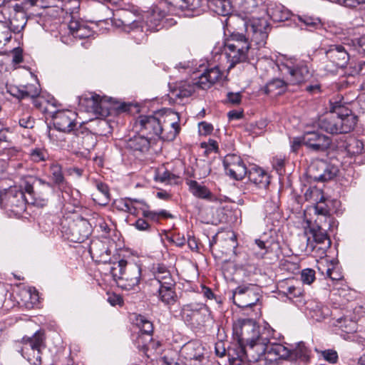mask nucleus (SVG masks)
Listing matches in <instances>:
<instances>
[{"mask_svg":"<svg viewBox=\"0 0 365 365\" xmlns=\"http://www.w3.org/2000/svg\"><path fill=\"white\" fill-rule=\"evenodd\" d=\"M226 174L236 180H242L247 174V169L240 156L228 154L223 160Z\"/></svg>","mask_w":365,"mask_h":365,"instance_id":"aec40b11","label":"nucleus"},{"mask_svg":"<svg viewBox=\"0 0 365 365\" xmlns=\"http://www.w3.org/2000/svg\"><path fill=\"white\" fill-rule=\"evenodd\" d=\"M269 349L271 356L283 359H289L296 361L299 365L300 363L308 364L311 359L312 351L303 341L297 343L295 347L292 349H289L284 345L277 343H274V346Z\"/></svg>","mask_w":365,"mask_h":365,"instance_id":"6e6552de","label":"nucleus"},{"mask_svg":"<svg viewBox=\"0 0 365 365\" xmlns=\"http://www.w3.org/2000/svg\"><path fill=\"white\" fill-rule=\"evenodd\" d=\"M331 143L330 137L319 131H307L304 133V145L312 151L324 152L330 148Z\"/></svg>","mask_w":365,"mask_h":365,"instance_id":"412c9836","label":"nucleus"},{"mask_svg":"<svg viewBox=\"0 0 365 365\" xmlns=\"http://www.w3.org/2000/svg\"><path fill=\"white\" fill-rule=\"evenodd\" d=\"M290 143L292 150L294 153L297 152L301 145H304V135L302 137L294 138Z\"/></svg>","mask_w":365,"mask_h":365,"instance_id":"052dcab7","label":"nucleus"},{"mask_svg":"<svg viewBox=\"0 0 365 365\" xmlns=\"http://www.w3.org/2000/svg\"><path fill=\"white\" fill-rule=\"evenodd\" d=\"M150 139L148 136L138 133L127 141V148L140 153L147 152L150 145Z\"/></svg>","mask_w":365,"mask_h":365,"instance_id":"473e14b6","label":"nucleus"},{"mask_svg":"<svg viewBox=\"0 0 365 365\" xmlns=\"http://www.w3.org/2000/svg\"><path fill=\"white\" fill-rule=\"evenodd\" d=\"M9 93L14 96V97L19 98V99H24L25 98L24 91V87L21 88L14 87L11 88L9 90Z\"/></svg>","mask_w":365,"mask_h":365,"instance_id":"69168bd1","label":"nucleus"},{"mask_svg":"<svg viewBox=\"0 0 365 365\" xmlns=\"http://www.w3.org/2000/svg\"><path fill=\"white\" fill-rule=\"evenodd\" d=\"M134 226L137 230L140 231H148L150 229V225L149 222L143 217L138 218L135 221Z\"/></svg>","mask_w":365,"mask_h":365,"instance_id":"6e6d98bb","label":"nucleus"},{"mask_svg":"<svg viewBox=\"0 0 365 365\" xmlns=\"http://www.w3.org/2000/svg\"><path fill=\"white\" fill-rule=\"evenodd\" d=\"M225 47L243 50L255 49L248 41V38L244 34L235 32L230 35V38L225 43Z\"/></svg>","mask_w":365,"mask_h":365,"instance_id":"72a5a7b5","label":"nucleus"},{"mask_svg":"<svg viewBox=\"0 0 365 365\" xmlns=\"http://www.w3.org/2000/svg\"><path fill=\"white\" fill-rule=\"evenodd\" d=\"M227 356L230 365H246L245 360L255 362L259 360V354L250 353L242 344H233L228 348Z\"/></svg>","mask_w":365,"mask_h":365,"instance_id":"4be33fe9","label":"nucleus"},{"mask_svg":"<svg viewBox=\"0 0 365 365\" xmlns=\"http://www.w3.org/2000/svg\"><path fill=\"white\" fill-rule=\"evenodd\" d=\"M198 126L200 133L203 135H209L213 130L212 125L205 121L200 122Z\"/></svg>","mask_w":365,"mask_h":365,"instance_id":"13d9d810","label":"nucleus"},{"mask_svg":"<svg viewBox=\"0 0 365 365\" xmlns=\"http://www.w3.org/2000/svg\"><path fill=\"white\" fill-rule=\"evenodd\" d=\"M89 103L93 111L101 117H106L110 114V108L108 106L105 98L95 94L89 99Z\"/></svg>","mask_w":365,"mask_h":365,"instance_id":"c9c22d12","label":"nucleus"},{"mask_svg":"<svg viewBox=\"0 0 365 365\" xmlns=\"http://www.w3.org/2000/svg\"><path fill=\"white\" fill-rule=\"evenodd\" d=\"M205 73L207 76L210 82H211L212 85L215 83L222 76V73L217 66L207 69Z\"/></svg>","mask_w":365,"mask_h":365,"instance_id":"49530a36","label":"nucleus"},{"mask_svg":"<svg viewBox=\"0 0 365 365\" xmlns=\"http://www.w3.org/2000/svg\"><path fill=\"white\" fill-rule=\"evenodd\" d=\"M110 273L118 287L125 290H135L139 288L141 279V267L139 264L120 259L113 262Z\"/></svg>","mask_w":365,"mask_h":365,"instance_id":"7ed1b4c3","label":"nucleus"},{"mask_svg":"<svg viewBox=\"0 0 365 365\" xmlns=\"http://www.w3.org/2000/svg\"><path fill=\"white\" fill-rule=\"evenodd\" d=\"M140 210L142 211L143 217L145 218L148 221H151L157 223L159 222L157 212L150 210L149 208L145 207H140Z\"/></svg>","mask_w":365,"mask_h":365,"instance_id":"864d4df0","label":"nucleus"},{"mask_svg":"<svg viewBox=\"0 0 365 365\" xmlns=\"http://www.w3.org/2000/svg\"><path fill=\"white\" fill-rule=\"evenodd\" d=\"M195 87L194 82L181 81L171 90V93L175 98H187L195 92Z\"/></svg>","mask_w":365,"mask_h":365,"instance_id":"e433bc0d","label":"nucleus"},{"mask_svg":"<svg viewBox=\"0 0 365 365\" xmlns=\"http://www.w3.org/2000/svg\"><path fill=\"white\" fill-rule=\"evenodd\" d=\"M245 27L248 38H250L252 43H255L257 46L255 48L259 52V48L267 43L270 30L269 23L262 17L252 18L245 22Z\"/></svg>","mask_w":365,"mask_h":365,"instance_id":"f8f14e48","label":"nucleus"},{"mask_svg":"<svg viewBox=\"0 0 365 365\" xmlns=\"http://www.w3.org/2000/svg\"><path fill=\"white\" fill-rule=\"evenodd\" d=\"M22 187L29 196V203L43 205L48 201L49 190L52 187V184L36 176L27 175L23 179Z\"/></svg>","mask_w":365,"mask_h":365,"instance_id":"0eeeda50","label":"nucleus"},{"mask_svg":"<svg viewBox=\"0 0 365 365\" xmlns=\"http://www.w3.org/2000/svg\"><path fill=\"white\" fill-rule=\"evenodd\" d=\"M247 176L250 182L259 188H267L269 184V177L262 168L252 167L247 170Z\"/></svg>","mask_w":365,"mask_h":365,"instance_id":"7c9ffc66","label":"nucleus"},{"mask_svg":"<svg viewBox=\"0 0 365 365\" xmlns=\"http://www.w3.org/2000/svg\"><path fill=\"white\" fill-rule=\"evenodd\" d=\"M128 200L133 205L138 206V210H140V207H145V208L150 207V206L147 204V202L143 199L128 197Z\"/></svg>","mask_w":365,"mask_h":365,"instance_id":"338daca9","label":"nucleus"},{"mask_svg":"<svg viewBox=\"0 0 365 365\" xmlns=\"http://www.w3.org/2000/svg\"><path fill=\"white\" fill-rule=\"evenodd\" d=\"M29 202L24 191L16 186L0 192V206L11 215H21Z\"/></svg>","mask_w":365,"mask_h":365,"instance_id":"423d86ee","label":"nucleus"},{"mask_svg":"<svg viewBox=\"0 0 365 365\" xmlns=\"http://www.w3.org/2000/svg\"><path fill=\"white\" fill-rule=\"evenodd\" d=\"M107 300L109 302V304L112 306H115V305L122 306L123 304V298L120 295H118L115 294H113L110 295L108 297Z\"/></svg>","mask_w":365,"mask_h":365,"instance_id":"0e129e2a","label":"nucleus"},{"mask_svg":"<svg viewBox=\"0 0 365 365\" xmlns=\"http://www.w3.org/2000/svg\"><path fill=\"white\" fill-rule=\"evenodd\" d=\"M206 6L220 16H228L233 11L232 1H206Z\"/></svg>","mask_w":365,"mask_h":365,"instance_id":"4c0bfd02","label":"nucleus"},{"mask_svg":"<svg viewBox=\"0 0 365 365\" xmlns=\"http://www.w3.org/2000/svg\"><path fill=\"white\" fill-rule=\"evenodd\" d=\"M240 6L245 14L256 13L262 16V13H264L276 22L287 21L291 16L290 11L277 1H269L267 4L262 2L260 5L256 1H242Z\"/></svg>","mask_w":365,"mask_h":365,"instance_id":"20e7f679","label":"nucleus"},{"mask_svg":"<svg viewBox=\"0 0 365 365\" xmlns=\"http://www.w3.org/2000/svg\"><path fill=\"white\" fill-rule=\"evenodd\" d=\"M321 354L325 361L330 364H335L338 360V354L335 350L327 349L321 351Z\"/></svg>","mask_w":365,"mask_h":365,"instance_id":"3c124183","label":"nucleus"},{"mask_svg":"<svg viewBox=\"0 0 365 365\" xmlns=\"http://www.w3.org/2000/svg\"><path fill=\"white\" fill-rule=\"evenodd\" d=\"M179 114L170 108L163 109L160 129L158 137L164 141L173 140L180 133Z\"/></svg>","mask_w":365,"mask_h":365,"instance_id":"ddd939ff","label":"nucleus"},{"mask_svg":"<svg viewBox=\"0 0 365 365\" xmlns=\"http://www.w3.org/2000/svg\"><path fill=\"white\" fill-rule=\"evenodd\" d=\"M306 309L307 314L318 322L325 319L330 314L328 307L314 299L309 300L306 303Z\"/></svg>","mask_w":365,"mask_h":365,"instance_id":"bb28decb","label":"nucleus"},{"mask_svg":"<svg viewBox=\"0 0 365 365\" xmlns=\"http://www.w3.org/2000/svg\"><path fill=\"white\" fill-rule=\"evenodd\" d=\"M19 124L24 128L31 129L34 127L35 120L29 115H24L19 118Z\"/></svg>","mask_w":365,"mask_h":365,"instance_id":"603ef678","label":"nucleus"},{"mask_svg":"<svg viewBox=\"0 0 365 365\" xmlns=\"http://www.w3.org/2000/svg\"><path fill=\"white\" fill-rule=\"evenodd\" d=\"M71 1H67L62 7H59L57 6L53 5H40V6L44 9H46L47 11L46 14L49 15L53 17H56L59 16L60 12L66 11V14H69L71 19H73L76 18L75 14H78L79 9V4L74 6L73 7L68 6V4Z\"/></svg>","mask_w":365,"mask_h":365,"instance_id":"f704fd0d","label":"nucleus"},{"mask_svg":"<svg viewBox=\"0 0 365 365\" xmlns=\"http://www.w3.org/2000/svg\"><path fill=\"white\" fill-rule=\"evenodd\" d=\"M61 232L67 240L73 242H83L91 234V225L89 222L83 218L74 220L66 219L61 222Z\"/></svg>","mask_w":365,"mask_h":365,"instance_id":"9d476101","label":"nucleus"},{"mask_svg":"<svg viewBox=\"0 0 365 365\" xmlns=\"http://www.w3.org/2000/svg\"><path fill=\"white\" fill-rule=\"evenodd\" d=\"M182 353L185 355V358L190 362H201L205 358L204 347L197 341L187 343L182 349Z\"/></svg>","mask_w":365,"mask_h":365,"instance_id":"393cba45","label":"nucleus"},{"mask_svg":"<svg viewBox=\"0 0 365 365\" xmlns=\"http://www.w3.org/2000/svg\"><path fill=\"white\" fill-rule=\"evenodd\" d=\"M225 55L230 63L229 69L235 67L237 63L247 62L254 63L259 58V53L257 49L243 50L224 47Z\"/></svg>","mask_w":365,"mask_h":365,"instance_id":"6ab92c4d","label":"nucleus"},{"mask_svg":"<svg viewBox=\"0 0 365 365\" xmlns=\"http://www.w3.org/2000/svg\"><path fill=\"white\" fill-rule=\"evenodd\" d=\"M30 160L34 163L46 161L48 157L47 151L41 148H35L30 150L29 153Z\"/></svg>","mask_w":365,"mask_h":365,"instance_id":"c03bdc74","label":"nucleus"},{"mask_svg":"<svg viewBox=\"0 0 365 365\" xmlns=\"http://www.w3.org/2000/svg\"><path fill=\"white\" fill-rule=\"evenodd\" d=\"M153 272L155 282L158 286L176 284L173 275L165 264H157L154 265Z\"/></svg>","mask_w":365,"mask_h":365,"instance_id":"c85d7f7f","label":"nucleus"},{"mask_svg":"<svg viewBox=\"0 0 365 365\" xmlns=\"http://www.w3.org/2000/svg\"><path fill=\"white\" fill-rule=\"evenodd\" d=\"M284 67L290 76V81L292 84H300L306 82L312 76L308 66L304 61H299L292 66L286 64Z\"/></svg>","mask_w":365,"mask_h":365,"instance_id":"b1692460","label":"nucleus"},{"mask_svg":"<svg viewBox=\"0 0 365 365\" xmlns=\"http://www.w3.org/2000/svg\"><path fill=\"white\" fill-rule=\"evenodd\" d=\"M21 343L22 347L21 353L22 356L31 365H42V349L46 347L45 332L38 330L31 336H24Z\"/></svg>","mask_w":365,"mask_h":365,"instance_id":"39448f33","label":"nucleus"},{"mask_svg":"<svg viewBox=\"0 0 365 365\" xmlns=\"http://www.w3.org/2000/svg\"><path fill=\"white\" fill-rule=\"evenodd\" d=\"M96 187L98 191L102 195V196L104 198L103 204L108 203L110 200V192L108 185L103 182H98Z\"/></svg>","mask_w":365,"mask_h":365,"instance_id":"5fc2aeb1","label":"nucleus"},{"mask_svg":"<svg viewBox=\"0 0 365 365\" xmlns=\"http://www.w3.org/2000/svg\"><path fill=\"white\" fill-rule=\"evenodd\" d=\"M319 127L327 133L331 134H339V115L337 111L330 112L326 116L319 120Z\"/></svg>","mask_w":365,"mask_h":365,"instance_id":"c756f323","label":"nucleus"},{"mask_svg":"<svg viewBox=\"0 0 365 365\" xmlns=\"http://www.w3.org/2000/svg\"><path fill=\"white\" fill-rule=\"evenodd\" d=\"M182 317L192 326H203L211 319V312L202 303H190L183 306Z\"/></svg>","mask_w":365,"mask_h":365,"instance_id":"2eb2a0df","label":"nucleus"},{"mask_svg":"<svg viewBox=\"0 0 365 365\" xmlns=\"http://www.w3.org/2000/svg\"><path fill=\"white\" fill-rule=\"evenodd\" d=\"M317 218L314 222L307 220L309 225V232L313 238H307V246L312 250H317L320 255H325L327 250L331 245L327 231L331 229L334 223V218L331 216V210L328 205L324 202L322 196L320 200L314 207Z\"/></svg>","mask_w":365,"mask_h":365,"instance_id":"f257e3e1","label":"nucleus"},{"mask_svg":"<svg viewBox=\"0 0 365 365\" xmlns=\"http://www.w3.org/2000/svg\"><path fill=\"white\" fill-rule=\"evenodd\" d=\"M175 178V175L168 170H165L162 173H158L157 179L162 182H170Z\"/></svg>","mask_w":365,"mask_h":365,"instance_id":"bf43d9fd","label":"nucleus"},{"mask_svg":"<svg viewBox=\"0 0 365 365\" xmlns=\"http://www.w3.org/2000/svg\"><path fill=\"white\" fill-rule=\"evenodd\" d=\"M24 91L25 95V98H35L39 96L40 90L39 88L34 84H28L24 86Z\"/></svg>","mask_w":365,"mask_h":365,"instance_id":"de8ad7c7","label":"nucleus"},{"mask_svg":"<svg viewBox=\"0 0 365 365\" xmlns=\"http://www.w3.org/2000/svg\"><path fill=\"white\" fill-rule=\"evenodd\" d=\"M255 242L257 246L262 251L260 253L261 257H263L269 252V246L267 245V242L261 239H256Z\"/></svg>","mask_w":365,"mask_h":365,"instance_id":"e2e57ef3","label":"nucleus"},{"mask_svg":"<svg viewBox=\"0 0 365 365\" xmlns=\"http://www.w3.org/2000/svg\"><path fill=\"white\" fill-rule=\"evenodd\" d=\"M77 117V113L71 110L58 111L53 115V125L56 130L63 133L73 131L76 136L82 134L83 138H92V135L86 128L80 125L79 128H76Z\"/></svg>","mask_w":365,"mask_h":365,"instance_id":"1a4fd4ad","label":"nucleus"},{"mask_svg":"<svg viewBox=\"0 0 365 365\" xmlns=\"http://www.w3.org/2000/svg\"><path fill=\"white\" fill-rule=\"evenodd\" d=\"M301 279L304 284H311L315 279V272L312 269H304L301 273Z\"/></svg>","mask_w":365,"mask_h":365,"instance_id":"09e8293b","label":"nucleus"},{"mask_svg":"<svg viewBox=\"0 0 365 365\" xmlns=\"http://www.w3.org/2000/svg\"><path fill=\"white\" fill-rule=\"evenodd\" d=\"M37 1H23L21 4H16L13 7L9 6L6 15L9 16L10 31L14 33L21 32L25 27L26 20V10L28 6H37Z\"/></svg>","mask_w":365,"mask_h":365,"instance_id":"dca6fc26","label":"nucleus"},{"mask_svg":"<svg viewBox=\"0 0 365 365\" xmlns=\"http://www.w3.org/2000/svg\"><path fill=\"white\" fill-rule=\"evenodd\" d=\"M51 178L53 183L56 185H61L65 181L64 176L62 173L61 166L58 164H52L50 166Z\"/></svg>","mask_w":365,"mask_h":365,"instance_id":"37998d69","label":"nucleus"},{"mask_svg":"<svg viewBox=\"0 0 365 365\" xmlns=\"http://www.w3.org/2000/svg\"><path fill=\"white\" fill-rule=\"evenodd\" d=\"M325 53L331 63L326 65V70L331 72L336 71L339 68L345 67L349 59V53L342 45H331Z\"/></svg>","mask_w":365,"mask_h":365,"instance_id":"a211bd4d","label":"nucleus"},{"mask_svg":"<svg viewBox=\"0 0 365 365\" xmlns=\"http://www.w3.org/2000/svg\"><path fill=\"white\" fill-rule=\"evenodd\" d=\"M260 288L254 284H242L232 291L233 303L245 309L256 305L261 298Z\"/></svg>","mask_w":365,"mask_h":365,"instance_id":"9b49d317","label":"nucleus"},{"mask_svg":"<svg viewBox=\"0 0 365 365\" xmlns=\"http://www.w3.org/2000/svg\"><path fill=\"white\" fill-rule=\"evenodd\" d=\"M345 149L349 155H358L364 150V143L359 139L350 138L346 142Z\"/></svg>","mask_w":365,"mask_h":365,"instance_id":"a19ab883","label":"nucleus"},{"mask_svg":"<svg viewBox=\"0 0 365 365\" xmlns=\"http://www.w3.org/2000/svg\"><path fill=\"white\" fill-rule=\"evenodd\" d=\"M337 115H339V134L351 132L356 125L357 116L349 110H344V112L339 110Z\"/></svg>","mask_w":365,"mask_h":365,"instance_id":"a878e982","label":"nucleus"},{"mask_svg":"<svg viewBox=\"0 0 365 365\" xmlns=\"http://www.w3.org/2000/svg\"><path fill=\"white\" fill-rule=\"evenodd\" d=\"M175 285H160L156 292L158 299L165 305L174 304L178 299Z\"/></svg>","mask_w":365,"mask_h":365,"instance_id":"2f4dec72","label":"nucleus"},{"mask_svg":"<svg viewBox=\"0 0 365 365\" xmlns=\"http://www.w3.org/2000/svg\"><path fill=\"white\" fill-rule=\"evenodd\" d=\"M163 110L152 115H140L134 122L133 128L135 132L145 135L150 139L158 137V132L161 130L160 120Z\"/></svg>","mask_w":365,"mask_h":365,"instance_id":"4468645a","label":"nucleus"},{"mask_svg":"<svg viewBox=\"0 0 365 365\" xmlns=\"http://www.w3.org/2000/svg\"><path fill=\"white\" fill-rule=\"evenodd\" d=\"M194 83L195 86L202 90H207L212 86V83L210 82V80L205 72L198 77L197 80H195Z\"/></svg>","mask_w":365,"mask_h":365,"instance_id":"a18cd8bd","label":"nucleus"},{"mask_svg":"<svg viewBox=\"0 0 365 365\" xmlns=\"http://www.w3.org/2000/svg\"><path fill=\"white\" fill-rule=\"evenodd\" d=\"M187 185L190 192L195 197L205 200H211L212 192L204 185H200L196 180H188Z\"/></svg>","mask_w":365,"mask_h":365,"instance_id":"ea45409f","label":"nucleus"},{"mask_svg":"<svg viewBox=\"0 0 365 365\" xmlns=\"http://www.w3.org/2000/svg\"><path fill=\"white\" fill-rule=\"evenodd\" d=\"M89 252L93 258L96 257L99 262L111 263L110 258V251L102 241L92 242L89 247Z\"/></svg>","mask_w":365,"mask_h":365,"instance_id":"cd10ccee","label":"nucleus"},{"mask_svg":"<svg viewBox=\"0 0 365 365\" xmlns=\"http://www.w3.org/2000/svg\"><path fill=\"white\" fill-rule=\"evenodd\" d=\"M136 324L140 329L143 334L151 336L153 332V326L150 321L143 315H138L135 318Z\"/></svg>","mask_w":365,"mask_h":365,"instance_id":"79ce46f5","label":"nucleus"},{"mask_svg":"<svg viewBox=\"0 0 365 365\" xmlns=\"http://www.w3.org/2000/svg\"><path fill=\"white\" fill-rule=\"evenodd\" d=\"M287 83L283 80L275 78L268 82L263 90L267 95L277 96L285 91Z\"/></svg>","mask_w":365,"mask_h":365,"instance_id":"58836bf2","label":"nucleus"},{"mask_svg":"<svg viewBox=\"0 0 365 365\" xmlns=\"http://www.w3.org/2000/svg\"><path fill=\"white\" fill-rule=\"evenodd\" d=\"M309 173L310 178L314 181L326 182L337 175L339 168L324 160H319L310 165Z\"/></svg>","mask_w":365,"mask_h":365,"instance_id":"f3484780","label":"nucleus"},{"mask_svg":"<svg viewBox=\"0 0 365 365\" xmlns=\"http://www.w3.org/2000/svg\"><path fill=\"white\" fill-rule=\"evenodd\" d=\"M227 100L233 105H237L241 102L242 95L240 93L230 92L227 95Z\"/></svg>","mask_w":365,"mask_h":365,"instance_id":"680f3d73","label":"nucleus"},{"mask_svg":"<svg viewBox=\"0 0 365 365\" xmlns=\"http://www.w3.org/2000/svg\"><path fill=\"white\" fill-rule=\"evenodd\" d=\"M274 344L259 333V327L249 322L241 325L240 335L236 344H242L250 353L259 354L261 357L263 354L270 355L269 348L274 346Z\"/></svg>","mask_w":365,"mask_h":365,"instance_id":"f03ea898","label":"nucleus"},{"mask_svg":"<svg viewBox=\"0 0 365 365\" xmlns=\"http://www.w3.org/2000/svg\"><path fill=\"white\" fill-rule=\"evenodd\" d=\"M13 62L16 64L20 63L23 61L22 51L19 48H16L13 50Z\"/></svg>","mask_w":365,"mask_h":365,"instance_id":"774afa93","label":"nucleus"},{"mask_svg":"<svg viewBox=\"0 0 365 365\" xmlns=\"http://www.w3.org/2000/svg\"><path fill=\"white\" fill-rule=\"evenodd\" d=\"M122 210L129 212L131 215H136L138 214V206L133 205L128 200V197L125 199V202L123 203V207L121 208Z\"/></svg>","mask_w":365,"mask_h":365,"instance_id":"4d7b16f0","label":"nucleus"},{"mask_svg":"<svg viewBox=\"0 0 365 365\" xmlns=\"http://www.w3.org/2000/svg\"><path fill=\"white\" fill-rule=\"evenodd\" d=\"M299 20L306 26L315 28L320 25L321 21L319 18H314L309 16H299Z\"/></svg>","mask_w":365,"mask_h":365,"instance_id":"8fccbe9b","label":"nucleus"},{"mask_svg":"<svg viewBox=\"0 0 365 365\" xmlns=\"http://www.w3.org/2000/svg\"><path fill=\"white\" fill-rule=\"evenodd\" d=\"M178 3H180L178 5H173L171 2L168 3L170 13L190 17L200 15L207 7L202 5V1H178Z\"/></svg>","mask_w":365,"mask_h":365,"instance_id":"5701e85b","label":"nucleus"}]
</instances>
